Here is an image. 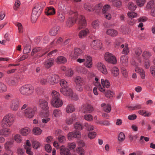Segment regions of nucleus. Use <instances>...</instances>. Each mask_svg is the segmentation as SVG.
I'll return each instance as SVG.
<instances>
[{
    "label": "nucleus",
    "mask_w": 155,
    "mask_h": 155,
    "mask_svg": "<svg viewBox=\"0 0 155 155\" xmlns=\"http://www.w3.org/2000/svg\"><path fill=\"white\" fill-rule=\"evenodd\" d=\"M71 15L74 14L75 16H72L69 18L66 22V25L67 27L72 26L76 21L78 25V28L81 29L86 27L87 25L86 20L82 15H79L76 12L70 11L69 13Z\"/></svg>",
    "instance_id": "nucleus-1"
},
{
    "label": "nucleus",
    "mask_w": 155,
    "mask_h": 155,
    "mask_svg": "<svg viewBox=\"0 0 155 155\" xmlns=\"http://www.w3.org/2000/svg\"><path fill=\"white\" fill-rule=\"evenodd\" d=\"M42 6L41 5V3H38L35 5V6L33 9L32 15H31V19L33 22H34L36 20L38 17L40 15L42 10V8L45 5V3L43 2Z\"/></svg>",
    "instance_id": "nucleus-2"
},
{
    "label": "nucleus",
    "mask_w": 155,
    "mask_h": 155,
    "mask_svg": "<svg viewBox=\"0 0 155 155\" xmlns=\"http://www.w3.org/2000/svg\"><path fill=\"white\" fill-rule=\"evenodd\" d=\"M15 120V115L12 113H8L4 117L1 121L2 127H10L13 124Z\"/></svg>",
    "instance_id": "nucleus-3"
},
{
    "label": "nucleus",
    "mask_w": 155,
    "mask_h": 155,
    "mask_svg": "<svg viewBox=\"0 0 155 155\" xmlns=\"http://www.w3.org/2000/svg\"><path fill=\"white\" fill-rule=\"evenodd\" d=\"M21 94L25 97H30L34 93V89L31 84H27L21 87L19 89Z\"/></svg>",
    "instance_id": "nucleus-4"
},
{
    "label": "nucleus",
    "mask_w": 155,
    "mask_h": 155,
    "mask_svg": "<svg viewBox=\"0 0 155 155\" xmlns=\"http://www.w3.org/2000/svg\"><path fill=\"white\" fill-rule=\"evenodd\" d=\"M101 83L103 87L101 86L100 84H98V88L100 91L104 93L106 91V88H108L110 87V83L109 80H104V79H101Z\"/></svg>",
    "instance_id": "nucleus-5"
},
{
    "label": "nucleus",
    "mask_w": 155,
    "mask_h": 155,
    "mask_svg": "<svg viewBox=\"0 0 155 155\" xmlns=\"http://www.w3.org/2000/svg\"><path fill=\"white\" fill-rule=\"evenodd\" d=\"M75 130L72 132L69 133L68 136H78L81 135L80 132L77 130H81L83 128L82 124L79 122H77L74 124Z\"/></svg>",
    "instance_id": "nucleus-6"
},
{
    "label": "nucleus",
    "mask_w": 155,
    "mask_h": 155,
    "mask_svg": "<svg viewBox=\"0 0 155 155\" xmlns=\"http://www.w3.org/2000/svg\"><path fill=\"white\" fill-rule=\"evenodd\" d=\"M104 58L105 61L109 63L116 64L117 63V59L115 56L108 52L105 54Z\"/></svg>",
    "instance_id": "nucleus-7"
},
{
    "label": "nucleus",
    "mask_w": 155,
    "mask_h": 155,
    "mask_svg": "<svg viewBox=\"0 0 155 155\" xmlns=\"http://www.w3.org/2000/svg\"><path fill=\"white\" fill-rule=\"evenodd\" d=\"M36 108L35 107H27L24 110V114L25 116L29 118H32L34 115Z\"/></svg>",
    "instance_id": "nucleus-8"
},
{
    "label": "nucleus",
    "mask_w": 155,
    "mask_h": 155,
    "mask_svg": "<svg viewBox=\"0 0 155 155\" xmlns=\"http://www.w3.org/2000/svg\"><path fill=\"white\" fill-rule=\"evenodd\" d=\"M90 46L94 49L99 50L102 48V45L100 40H93L91 42Z\"/></svg>",
    "instance_id": "nucleus-9"
},
{
    "label": "nucleus",
    "mask_w": 155,
    "mask_h": 155,
    "mask_svg": "<svg viewBox=\"0 0 155 155\" xmlns=\"http://www.w3.org/2000/svg\"><path fill=\"white\" fill-rule=\"evenodd\" d=\"M64 90V91L67 95H64L68 96L73 100H77L78 99V97L77 95L75 94H73L71 89L68 87L66 88Z\"/></svg>",
    "instance_id": "nucleus-10"
},
{
    "label": "nucleus",
    "mask_w": 155,
    "mask_h": 155,
    "mask_svg": "<svg viewBox=\"0 0 155 155\" xmlns=\"http://www.w3.org/2000/svg\"><path fill=\"white\" fill-rule=\"evenodd\" d=\"M48 77V83L50 84L54 85L57 83L59 81V76L56 74H53Z\"/></svg>",
    "instance_id": "nucleus-11"
},
{
    "label": "nucleus",
    "mask_w": 155,
    "mask_h": 155,
    "mask_svg": "<svg viewBox=\"0 0 155 155\" xmlns=\"http://www.w3.org/2000/svg\"><path fill=\"white\" fill-rule=\"evenodd\" d=\"M38 104L41 108L45 110V112L47 111H49L48 110L49 107L48 105V103L46 100L43 99H40L39 101Z\"/></svg>",
    "instance_id": "nucleus-12"
},
{
    "label": "nucleus",
    "mask_w": 155,
    "mask_h": 155,
    "mask_svg": "<svg viewBox=\"0 0 155 155\" xmlns=\"http://www.w3.org/2000/svg\"><path fill=\"white\" fill-rule=\"evenodd\" d=\"M20 102L18 99L12 100L10 106L11 109L13 111H17L19 108Z\"/></svg>",
    "instance_id": "nucleus-13"
},
{
    "label": "nucleus",
    "mask_w": 155,
    "mask_h": 155,
    "mask_svg": "<svg viewBox=\"0 0 155 155\" xmlns=\"http://www.w3.org/2000/svg\"><path fill=\"white\" fill-rule=\"evenodd\" d=\"M51 104L53 107L58 108L62 106L63 104V102L60 98L52 99Z\"/></svg>",
    "instance_id": "nucleus-14"
},
{
    "label": "nucleus",
    "mask_w": 155,
    "mask_h": 155,
    "mask_svg": "<svg viewBox=\"0 0 155 155\" xmlns=\"http://www.w3.org/2000/svg\"><path fill=\"white\" fill-rule=\"evenodd\" d=\"M84 65L87 68H91L92 67V58L89 55H85V61Z\"/></svg>",
    "instance_id": "nucleus-15"
},
{
    "label": "nucleus",
    "mask_w": 155,
    "mask_h": 155,
    "mask_svg": "<svg viewBox=\"0 0 155 155\" xmlns=\"http://www.w3.org/2000/svg\"><path fill=\"white\" fill-rule=\"evenodd\" d=\"M82 53V51L81 49L78 48H76L74 49V53H71L70 56L72 59H75L80 56Z\"/></svg>",
    "instance_id": "nucleus-16"
},
{
    "label": "nucleus",
    "mask_w": 155,
    "mask_h": 155,
    "mask_svg": "<svg viewBox=\"0 0 155 155\" xmlns=\"http://www.w3.org/2000/svg\"><path fill=\"white\" fill-rule=\"evenodd\" d=\"M98 70L103 74H106L107 73V71L104 64L101 62H98L96 65Z\"/></svg>",
    "instance_id": "nucleus-17"
},
{
    "label": "nucleus",
    "mask_w": 155,
    "mask_h": 155,
    "mask_svg": "<svg viewBox=\"0 0 155 155\" xmlns=\"http://www.w3.org/2000/svg\"><path fill=\"white\" fill-rule=\"evenodd\" d=\"M60 84L61 87V88L60 89L61 92L63 95H67L64 91L66 88L68 87V84L67 82L64 79L61 80L60 82Z\"/></svg>",
    "instance_id": "nucleus-18"
},
{
    "label": "nucleus",
    "mask_w": 155,
    "mask_h": 155,
    "mask_svg": "<svg viewBox=\"0 0 155 155\" xmlns=\"http://www.w3.org/2000/svg\"><path fill=\"white\" fill-rule=\"evenodd\" d=\"M41 115L42 117H45V118L42 119V122L44 124H46L48 122L50 121V118L48 117L49 116V111H47L46 112L41 113Z\"/></svg>",
    "instance_id": "nucleus-19"
},
{
    "label": "nucleus",
    "mask_w": 155,
    "mask_h": 155,
    "mask_svg": "<svg viewBox=\"0 0 155 155\" xmlns=\"http://www.w3.org/2000/svg\"><path fill=\"white\" fill-rule=\"evenodd\" d=\"M74 82L77 86H82L84 83V79L80 76H77L74 79Z\"/></svg>",
    "instance_id": "nucleus-20"
},
{
    "label": "nucleus",
    "mask_w": 155,
    "mask_h": 155,
    "mask_svg": "<svg viewBox=\"0 0 155 155\" xmlns=\"http://www.w3.org/2000/svg\"><path fill=\"white\" fill-rule=\"evenodd\" d=\"M59 149L61 155H71L69 150L64 146H62L59 147Z\"/></svg>",
    "instance_id": "nucleus-21"
},
{
    "label": "nucleus",
    "mask_w": 155,
    "mask_h": 155,
    "mask_svg": "<svg viewBox=\"0 0 155 155\" xmlns=\"http://www.w3.org/2000/svg\"><path fill=\"white\" fill-rule=\"evenodd\" d=\"M89 33V30L86 28L81 31L79 33L78 35L80 38H84Z\"/></svg>",
    "instance_id": "nucleus-22"
},
{
    "label": "nucleus",
    "mask_w": 155,
    "mask_h": 155,
    "mask_svg": "<svg viewBox=\"0 0 155 155\" xmlns=\"http://www.w3.org/2000/svg\"><path fill=\"white\" fill-rule=\"evenodd\" d=\"M31 131V130L29 128L25 127L20 129L19 133L22 136H27L30 134Z\"/></svg>",
    "instance_id": "nucleus-23"
},
{
    "label": "nucleus",
    "mask_w": 155,
    "mask_h": 155,
    "mask_svg": "<svg viewBox=\"0 0 155 155\" xmlns=\"http://www.w3.org/2000/svg\"><path fill=\"white\" fill-rule=\"evenodd\" d=\"M60 27L58 25H56L50 30L49 34L51 35L54 36L56 35L58 33V31L59 30Z\"/></svg>",
    "instance_id": "nucleus-24"
},
{
    "label": "nucleus",
    "mask_w": 155,
    "mask_h": 155,
    "mask_svg": "<svg viewBox=\"0 0 155 155\" xmlns=\"http://www.w3.org/2000/svg\"><path fill=\"white\" fill-rule=\"evenodd\" d=\"M45 13L46 15H53L55 13V10L52 7H47L45 9Z\"/></svg>",
    "instance_id": "nucleus-25"
},
{
    "label": "nucleus",
    "mask_w": 155,
    "mask_h": 155,
    "mask_svg": "<svg viewBox=\"0 0 155 155\" xmlns=\"http://www.w3.org/2000/svg\"><path fill=\"white\" fill-rule=\"evenodd\" d=\"M135 71L136 72L138 73L141 78L142 79L145 78V71L142 68L137 67L135 69Z\"/></svg>",
    "instance_id": "nucleus-26"
},
{
    "label": "nucleus",
    "mask_w": 155,
    "mask_h": 155,
    "mask_svg": "<svg viewBox=\"0 0 155 155\" xmlns=\"http://www.w3.org/2000/svg\"><path fill=\"white\" fill-rule=\"evenodd\" d=\"M128 57L127 56L123 55L120 57V62L123 66H127L128 64Z\"/></svg>",
    "instance_id": "nucleus-27"
},
{
    "label": "nucleus",
    "mask_w": 155,
    "mask_h": 155,
    "mask_svg": "<svg viewBox=\"0 0 155 155\" xmlns=\"http://www.w3.org/2000/svg\"><path fill=\"white\" fill-rule=\"evenodd\" d=\"M54 60L52 58H49L46 60L44 63V65L45 68H49L53 65Z\"/></svg>",
    "instance_id": "nucleus-28"
},
{
    "label": "nucleus",
    "mask_w": 155,
    "mask_h": 155,
    "mask_svg": "<svg viewBox=\"0 0 155 155\" xmlns=\"http://www.w3.org/2000/svg\"><path fill=\"white\" fill-rule=\"evenodd\" d=\"M106 33L107 35L111 36L114 37L117 35L118 32L117 31L113 29L110 28L107 30Z\"/></svg>",
    "instance_id": "nucleus-29"
},
{
    "label": "nucleus",
    "mask_w": 155,
    "mask_h": 155,
    "mask_svg": "<svg viewBox=\"0 0 155 155\" xmlns=\"http://www.w3.org/2000/svg\"><path fill=\"white\" fill-rule=\"evenodd\" d=\"M67 61L66 58L63 56H59L55 59V61L58 64H64Z\"/></svg>",
    "instance_id": "nucleus-30"
},
{
    "label": "nucleus",
    "mask_w": 155,
    "mask_h": 155,
    "mask_svg": "<svg viewBox=\"0 0 155 155\" xmlns=\"http://www.w3.org/2000/svg\"><path fill=\"white\" fill-rule=\"evenodd\" d=\"M62 114L61 110L58 109H55L53 111L52 115L54 117L58 118L61 117Z\"/></svg>",
    "instance_id": "nucleus-31"
},
{
    "label": "nucleus",
    "mask_w": 155,
    "mask_h": 155,
    "mask_svg": "<svg viewBox=\"0 0 155 155\" xmlns=\"http://www.w3.org/2000/svg\"><path fill=\"white\" fill-rule=\"evenodd\" d=\"M6 82L8 85L13 87L16 86L17 84V82L15 80L11 78H7Z\"/></svg>",
    "instance_id": "nucleus-32"
},
{
    "label": "nucleus",
    "mask_w": 155,
    "mask_h": 155,
    "mask_svg": "<svg viewBox=\"0 0 155 155\" xmlns=\"http://www.w3.org/2000/svg\"><path fill=\"white\" fill-rule=\"evenodd\" d=\"M84 107L82 111L84 113H90L93 110L92 107L89 105L85 106Z\"/></svg>",
    "instance_id": "nucleus-33"
},
{
    "label": "nucleus",
    "mask_w": 155,
    "mask_h": 155,
    "mask_svg": "<svg viewBox=\"0 0 155 155\" xmlns=\"http://www.w3.org/2000/svg\"><path fill=\"white\" fill-rule=\"evenodd\" d=\"M11 131L10 129L8 128H5L0 130V135H9L11 134Z\"/></svg>",
    "instance_id": "nucleus-34"
},
{
    "label": "nucleus",
    "mask_w": 155,
    "mask_h": 155,
    "mask_svg": "<svg viewBox=\"0 0 155 155\" xmlns=\"http://www.w3.org/2000/svg\"><path fill=\"white\" fill-rule=\"evenodd\" d=\"M75 110L74 106L72 104H69L66 106V112L67 113H71Z\"/></svg>",
    "instance_id": "nucleus-35"
},
{
    "label": "nucleus",
    "mask_w": 155,
    "mask_h": 155,
    "mask_svg": "<svg viewBox=\"0 0 155 155\" xmlns=\"http://www.w3.org/2000/svg\"><path fill=\"white\" fill-rule=\"evenodd\" d=\"M101 106L103 107L104 110L106 112L109 113L111 110V106L109 104L103 103L101 104Z\"/></svg>",
    "instance_id": "nucleus-36"
},
{
    "label": "nucleus",
    "mask_w": 155,
    "mask_h": 155,
    "mask_svg": "<svg viewBox=\"0 0 155 155\" xmlns=\"http://www.w3.org/2000/svg\"><path fill=\"white\" fill-rule=\"evenodd\" d=\"M24 147L26 150V152L27 153L30 154L31 153V151L30 150V147H31V144L29 140H27L26 141V144L24 145Z\"/></svg>",
    "instance_id": "nucleus-37"
},
{
    "label": "nucleus",
    "mask_w": 155,
    "mask_h": 155,
    "mask_svg": "<svg viewBox=\"0 0 155 155\" xmlns=\"http://www.w3.org/2000/svg\"><path fill=\"white\" fill-rule=\"evenodd\" d=\"M84 9L89 12H93L95 10L94 7L89 3H85L84 5Z\"/></svg>",
    "instance_id": "nucleus-38"
},
{
    "label": "nucleus",
    "mask_w": 155,
    "mask_h": 155,
    "mask_svg": "<svg viewBox=\"0 0 155 155\" xmlns=\"http://www.w3.org/2000/svg\"><path fill=\"white\" fill-rule=\"evenodd\" d=\"M138 113L145 117H148L151 115L150 112L147 110H140L138 111Z\"/></svg>",
    "instance_id": "nucleus-39"
},
{
    "label": "nucleus",
    "mask_w": 155,
    "mask_h": 155,
    "mask_svg": "<svg viewBox=\"0 0 155 155\" xmlns=\"http://www.w3.org/2000/svg\"><path fill=\"white\" fill-rule=\"evenodd\" d=\"M7 90L6 85L3 82L0 81V93L5 92Z\"/></svg>",
    "instance_id": "nucleus-40"
},
{
    "label": "nucleus",
    "mask_w": 155,
    "mask_h": 155,
    "mask_svg": "<svg viewBox=\"0 0 155 155\" xmlns=\"http://www.w3.org/2000/svg\"><path fill=\"white\" fill-rule=\"evenodd\" d=\"M22 44L24 45V47L23 51L24 52L25 54H27L30 52L31 51L30 47L25 42H22Z\"/></svg>",
    "instance_id": "nucleus-41"
},
{
    "label": "nucleus",
    "mask_w": 155,
    "mask_h": 155,
    "mask_svg": "<svg viewBox=\"0 0 155 155\" xmlns=\"http://www.w3.org/2000/svg\"><path fill=\"white\" fill-rule=\"evenodd\" d=\"M112 74L114 77L117 76L119 74V70L117 68L114 67L111 69Z\"/></svg>",
    "instance_id": "nucleus-42"
},
{
    "label": "nucleus",
    "mask_w": 155,
    "mask_h": 155,
    "mask_svg": "<svg viewBox=\"0 0 155 155\" xmlns=\"http://www.w3.org/2000/svg\"><path fill=\"white\" fill-rule=\"evenodd\" d=\"M75 119V116L73 114L71 115V118H67L65 120V123L68 124L70 125L72 124L73 121Z\"/></svg>",
    "instance_id": "nucleus-43"
},
{
    "label": "nucleus",
    "mask_w": 155,
    "mask_h": 155,
    "mask_svg": "<svg viewBox=\"0 0 155 155\" xmlns=\"http://www.w3.org/2000/svg\"><path fill=\"white\" fill-rule=\"evenodd\" d=\"M127 8L130 10L134 11L136 8V5L132 2H130L128 4Z\"/></svg>",
    "instance_id": "nucleus-44"
},
{
    "label": "nucleus",
    "mask_w": 155,
    "mask_h": 155,
    "mask_svg": "<svg viewBox=\"0 0 155 155\" xmlns=\"http://www.w3.org/2000/svg\"><path fill=\"white\" fill-rule=\"evenodd\" d=\"M151 55V53L147 51H144L142 54L143 57L145 60H148Z\"/></svg>",
    "instance_id": "nucleus-45"
},
{
    "label": "nucleus",
    "mask_w": 155,
    "mask_h": 155,
    "mask_svg": "<svg viewBox=\"0 0 155 155\" xmlns=\"http://www.w3.org/2000/svg\"><path fill=\"white\" fill-rule=\"evenodd\" d=\"M32 131L34 135H39L42 132V130L40 128L36 127L33 129Z\"/></svg>",
    "instance_id": "nucleus-46"
},
{
    "label": "nucleus",
    "mask_w": 155,
    "mask_h": 155,
    "mask_svg": "<svg viewBox=\"0 0 155 155\" xmlns=\"http://www.w3.org/2000/svg\"><path fill=\"white\" fill-rule=\"evenodd\" d=\"M57 17L58 20L61 22L64 21L65 19V16L62 12L58 11L57 13Z\"/></svg>",
    "instance_id": "nucleus-47"
},
{
    "label": "nucleus",
    "mask_w": 155,
    "mask_h": 155,
    "mask_svg": "<svg viewBox=\"0 0 155 155\" xmlns=\"http://www.w3.org/2000/svg\"><path fill=\"white\" fill-rule=\"evenodd\" d=\"M39 82L41 85H45L47 83H48V77L46 78H40L39 79Z\"/></svg>",
    "instance_id": "nucleus-48"
},
{
    "label": "nucleus",
    "mask_w": 155,
    "mask_h": 155,
    "mask_svg": "<svg viewBox=\"0 0 155 155\" xmlns=\"http://www.w3.org/2000/svg\"><path fill=\"white\" fill-rule=\"evenodd\" d=\"M112 3L113 6L117 7H120L122 5V2L120 0H114Z\"/></svg>",
    "instance_id": "nucleus-49"
},
{
    "label": "nucleus",
    "mask_w": 155,
    "mask_h": 155,
    "mask_svg": "<svg viewBox=\"0 0 155 155\" xmlns=\"http://www.w3.org/2000/svg\"><path fill=\"white\" fill-rule=\"evenodd\" d=\"M104 92L105 96L107 98L112 97L114 94V93L110 90H107Z\"/></svg>",
    "instance_id": "nucleus-50"
},
{
    "label": "nucleus",
    "mask_w": 155,
    "mask_h": 155,
    "mask_svg": "<svg viewBox=\"0 0 155 155\" xmlns=\"http://www.w3.org/2000/svg\"><path fill=\"white\" fill-rule=\"evenodd\" d=\"M52 99H55L60 98V95L58 92L55 91H53L51 94Z\"/></svg>",
    "instance_id": "nucleus-51"
},
{
    "label": "nucleus",
    "mask_w": 155,
    "mask_h": 155,
    "mask_svg": "<svg viewBox=\"0 0 155 155\" xmlns=\"http://www.w3.org/2000/svg\"><path fill=\"white\" fill-rule=\"evenodd\" d=\"M127 15L129 18L132 19L133 18L136 17L137 14L133 12H129L127 13Z\"/></svg>",
    "instance_id": "nucleus-52"
},
{
    "label": "nucleus",
    "mask_w": 155,
    "mask_h": 155,
    "mask_svg": "<svg viewBox=\"0 0 155 155\" xmlns=\"http://www.w3.org/2000/svg\"><path fill=\"white\" fill-rule=\"evenodd\" d=\"M15 25L18 27V32L19 33H21L23 32V28L22 24L21 23L17 22L15 24Z\"/></svg>",
    "instance_id": "nucleus-53"
},
{
    "label": "nucleus",
    "mask_w": 155,
    "mask_h": 155,
    "mask_svg": "<svg viewBox=\"0 0 155 155\" xmlns=\"http://www.w3.org/2000/svg\"><path fill=\"white\" fill-rule=\"evenodd\" d=\"M99 22L97 20L94 21L92 23V27L95 29H97L99 28Z\"/></svg>",
    "instance_id": "nucleus-54"
},
{
    "label": "nucleus",
    "mask_w": 155,
    "mask_h": 155,
    "mask_svg": "<svg viewBox=\"0 0 155 155\" xmlns=\"http://www.w3.org/2000/svg\"><path fill=\"white\" fill-rule=\"evenodd\" d=\"M63 41V39L61 37H60L58 38L56 41L55 42L54 41H52L51 43V44H53L54 42L56 43L57 45H61L62 44Z\"/></svg>",
    "instance_id": "nucleus-55"
},
{
    "label": "nucleus",
    "mask_w": 155,
    "mask_h": 155,
    "mask_svg": "<svg viewBox=\"0 0 155 155\" xmlns=\"http://www.w3.org/2000/svg\"><path fill=\"white\" fill-rule=\"evenodd\" d=\"M110 6L109 5H104L102 9V12L103 13H107V12L108 11L110 8Z\"/></svg>",
    "instance_id": "nucleus-56"
},
{
    "label": "nucleus",
    "mask_w": 155,
    "mask_h": 155,
    "mask_svg": "<svg viewBox=\"0 0 155 155\" xmlns=\"http://www.w3.org/2000/svg\"><path fill=\"white\" fill-rule=\"evenodd\" d=\"M129 49L128 47V45L127 44L125 45V47L124 48L122 51V53L125 54H127L129 52Z\"/></svg>",
    "instance_id": "nucleus-57"
},
{
    "label": "nucleus",
    "mask_w": 155,
    "mask_h": 155,
    "mask_svg": "<svg viewBox=\"0 0 155 155\" xmlns=\"http://www.w3.org/2000/svg\"><path fill=\"white\" fill-rule=\"evenodd\" d=\"M84 118L86 120L91 121L93 120V118L92 115L91 114H86L84 116Z\"/></svg>",
    "instance_id": "nucleus-58"
},
{
    "label": "nucleus",
    "mask_w": 155,
    "mask_h": 155,
    "mask_svg": "<svg viewBox=\"0 0 155 155\" xmlns=\"http://www.w3.org/2000/svg\"><path fill=\"white\" fill-rule=\"evenodd\" d=\"M41 50V49L39 47H35L34 48L31 53V55L32 56H33L34 54L38 52L39 51Z\"/></svg>",
    "instance_id": "nucleus-59"
},
{
    "label": "nucleus",
    "mask_w": 155,
    "mask_h": 155,
    "mask_svg": "<svg viewBox=\"0 0 155 155\" xmlns=\"http://www.w3.org/2000/svg\"><path fill=\"white\" fill-rule=\"evenodd\" d=\"M145 2V0H137V3L138 6L141 7L143 6Z\"/></svg>",
    "instance_id": "nucleus-60"
},
{
    "label": "nucleus",
    "mask_w": 155,
    "mask_h": 155,
    "mask_svg": "<svg viewBox=\"0 0 155 155\" xmlns=\"http://www.w3.org/2000/svg\"><path fill=\"white\" fill-rule=\"evenodd\" d=\"M13 143L12 142L8 141L5 144V147L7 150H9Z\"/></svg>",
    "instance_id": "nucleus-61"
},
{
    "label": "nucleus",
    "mask_w": 155,
    "mask_h": 155,
    "mask_svg": "<svg viewBox=\"0 0 155 155\" xmlns=\"http://www.w3.org/2000/svg\"><path fill=\"white\" fill-rule=\"evenodd\" d=\"M66 75L68 77H71L73 74V72L71 69H69L65 72Z\"/></svg>",
    "instance_id": "nucleus-62"
},
{
    "label": "nucleus",
    "mask_w": 155,
    "mask_h": 155,
    "mask_svg": "<svg viewBox=\"0 0 155 155\" xmlns=\"http://www.w3.org/2000/svg\"><path fill=\"white\" fill-rule=\"evenodd\" d=\"M76 151L77 153L80 155H84V150L82 148L79 147L77 149Z\"/></svg>",
    "instance_id": "nucleus-63"
},
{
    "label": "nucleus",
    "mask_w": 155,
    "mask_h": 155,
    "mask_svg": "<svg viewBox=\"0 0 155 155\" xmlns=\"http://www.w3.org/2000/svg\"><path fill=\"white\" fill-rule=\"evenodd\" d=\"M154 4L153 1H151L149 2L147 4L146 8L148 9H150L152 8Z\"/></svg>",
    "instance_id": "nucleus-64"
}]
</instances>
